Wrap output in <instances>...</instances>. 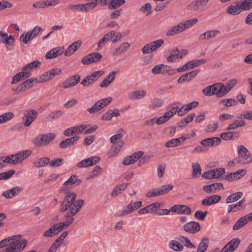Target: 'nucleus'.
<instances>
[{
  "label": "nucleus",
  "instance_id": "34",
  "mask_svg": "<svg viewBox=\"0 0 252 252\" xmlns=\"http://www.w3.org/2000/svg\"><path fill=\"white\" fill-rule=\"evenodd\" d=\"M243 195V193L242 191H239L233 193L228 196L226 199V203H231L238 201Z\"/></svg>",
  "mask_w": 252,
  "mask_h": 252
},
{
  "label": "nucleus",
  "instance_id": "26",
  "mask_svg": "<svg viewBox=\"0 0 252 252\" xmlns=\"http://www.w3.org/2000/svg\"><path fill=\"white\" fill-rule=\"evenodd\" d=\"M226 12L231 15H237L241 12L238 1L230 4L226 9Z\"/></svg>",
  "mask_w": 252,
  "mask_h": 252
},
{
  "label": "nucleus",
  "instance_id": "60",
  "mask_svg": "<svg viewBox=\"0 0 252 252\" xmlns=\"http://www.w3.org/2000/svg\"><path fill=\"white\" fill-rule=\"evenodd\" d=\"M19 73L21 74V76L23 79L29 78L32 75L31 72L25 66L22 68V71Z\"/></svg>",
  "mask_w": 252,
  "mask_h": 252
},
{
  "label": "nucleus",
  "instance_id": "31",
  "mask_svg": "<svg viewBox=\"0 0 252 252\" xmlns=\"http://www.w3.org/2000/svg\"><path fill=\"white\" fill-rule=\"evenodd\" d=\"M179 104H180L179 102H177L172 103L167 107L166 109L167 111L165 112V113L167 114L170 118L173 117L176 113H178Z\"/></svg>",
  "mask_w": 252,
  "mask_h": 252
},
{
  "label": "nucleus",
  "instance_id": "63",
  "mask_svg": "<svg viewBox=\"0 0 252 252\" xmlns=\"http://www.w3.org/2000/svg\"><path fill=\"white\" fill-rule=\"evenodd\" d=\"M163 104V101L158 98L154 99L152 103L150 105V108L151 109H154L156 107H160Z\"/></svg>",
  "mask_w": 252,
  "mask_h": 252
},
{
  "label": "nucleus",
  "instance_id": "41",
  "mask_svg": "<svg viewBox=\"0 0 252 252\" xmlns=\"http://www.w3.org/2000/svg\"><path fill=\"white\" fill-rule=\"evenodd\" d=\"M126 2L125 0H111L108 4L109 9H115L123 5Z\"/></svg>",
  "mask_w": 252,
  "mask_h": 252
},
{
  "label": "nucleus",
  "instance_id": "33",
  "mask_svg": "<svg viewBox=\"0 0 252 252\" xmlns=\"http://www.w3.org/2000/svg\"><path fill=\"white\" fill-rule=\"evenodd\" d=\"M183 29L182 27L181 23L179 24L172 27L166 32L167 36H172L175 34H178L183 32Z\"/></svg>",
  "mask_w": 252,
  "mask_h": 252
},
{
  "label": "nucleus",
  "instance_id": "23",
  "mask_svg": "<svg viewBox=\"0 0 252 252\" xmlns=\"http://www.w3.org/2000/svg\"><path fill=\"white\" fill-rule=\"evenodd\" d=\"M221 188H223V184L221 183H216L204 186L203 190L207 193H212L216 192L217 190Z\"/></svg>",
  "mask_w": 252,
  "mask_h": 252
},
{
  "label": "nucleus",
  "instance_id": "18",
  "mask_svg": "<svg viewBox=\"0 0 252 252\" xmlns=\"http://www.w3.org/2000/svg\"><path fill=\"white\" fill-rule=\"evenodd\" d=\"M208 0H196L191 1L188 6L187 9L192 11H198L205 6Z\"/></svg>",
  "mask_w": 252,
  "mask_h": 252
},
{
  "label": "nucleus",
  "instance_id": "45",
  "mask_svg": "<svg viewBox=\"0 0 252 252\" xmlns=\"http://www.w3.org/2000/svg\"><path fill=\"white\" fill-rule=\"evenodd\" d=\"M63 114L62 110H59L49 114L46 117L48 120L52 121L60 118Z\"/></svg>",
  "mask_w": 252,
  "mask_h": 252
},
{
  "label": "nucleus",
  "instance_id": "37",
  "mask_svg": "<svg viewBox=\"0 0 252 252\" xmlns=\"http://www.w3.org/2000/svg\"><path fill=\"white\" fill-rule=\"evenodd\" d=\"M238 1L241 11L249 10L252 8V0H244Z\"/></svg>",
  "mask_w": 252,
  "mask_h": 252
},
{
  "label": "nucleus",
  "instance_id": "1",
  "mask_svg": "<svg viewBox=\"0 0 252 252\" xmlns=\"http://www.w3.org/2000/svg\"><path fill=\"white\" fill-rule=\"evenodd\" d=\"M77 195L73 192L65 193L63 200L60 205V211L66 213L65 217H70L75 216L81 209L84 201L83 199L76 200Z\"/></svg>",
  "mask_w": 252,
  "mask_h": 252
},
{
  "label": "nucleus",
  "instance_id": "22",
  "mask_svg": "<svg viewBox=\"0 0 252 252\" xmlns=\"http://www.w3.org/2000/svg\"><path fill=\"white\" fill-rule=\"evenodd\" d=\"M64 49V47H55L48 51L46 54L45 58L47 59L55 58L60 55H61L63 53Z\"/></svg>",
  "mask_w": 252,
  "mask_h": 252
},
{
  "label": "nucleus",
  "instance_id": "8",
  "mask_svg": "<svg viewBox=\"0 0 252 252\" xmlns=\"http://www.w3.org/2000/svg\"><path fill=\"white\" fill-rule=\"evenodd\" d=\"M37 112L33 109L26 110L24 112L23 121L25 126H29L36 118Z\"/></svg>",
  "mask_w": 252,
  "mask_h": 252
},
{
  "label": "nucleus",
  "instance_id": "57",
  "mask_svg": "<svg viewBox=\"0 0 252 252\" xmlns=\"http://www.w3.org/2000/svg\"><path fill=\"white\" fill-rule=\"evenodd\" d=\"M15 172L14 170H10L0 173V180L9 179Z\"/></svg>",
  "mask_w": 252,
  "mask_h": 252
},
{
  "label": "nucleus",
  "instance_id": "59",
  "mask_svg": "<svg viewBox=\"0 0 252 252\" xmlns=\"http://www.w3.org/2000/svg\"><path fill=\"white\" fill-rule=\"evenodd\" d=\"M170 118L168 115L164 113L163 116L156 118V123L158 125H161L167 122Z\"/></svg>",
  "mask_w": 252,
  "mask_h": 252
},
{
  "label": "nucleus",
  "instance_id": "4",
  "mask_svg": "<svg viewBox=\"0 0 252 252\" xmlns=\"http://www.w3.org/2000/svg\"><path fill=\"white\" fill-rule=\"evenodd\" d=\"M239 163L246 164L252 161V158L250 157V152L243 145H240L238 148Z\"/></svg>",
  "mask_w": 252,
  "mask_h": 252
},
{
  "label": "nucleus",
  "instance_id": "64",
  "mask_svg": "<svg viewBox=\"0 0 252 252\" xmlns=\"http://www.w3.org/2000/svg\"><path fill=\"white\" fill-rule=\"evenodd\" d=\"M42 29L39 26H35L31 32H28L31 35V37L33 39L36 37L39 32L42 31Z\"/></svg>",
  "mask_w": 252,
  "mask_h": 252
},
{
  "label": "nucleus",
  "instance_id": "44",
  "mask_svg": "<svg viewBox=\"0 0 252 252\" xmlns=\"http://www.w3.org/2000/svg\"><path fill=\"white\" fill-rule=\"evenodd\" d=\"M14 117L12 112H6L0 115V124L11 120Z\"/></svg>",
  "mask_w": 252,
  "mask_h": 252
},
{
  "label": "nucleus",
  "instance_id": "48",
  "mask_svg": "<svg viewBox=\"0 0 252 252\" xmlns=\"http://www.w3.org/2000/svg\"><path fill=\"white\" fill-rule=\"evenodd\" d=\"M132 212V211L131 209V205L128 203L126 206L124 207L122 210H120L119 212L117 213L116 216L118 217L126 216L131 213Z\"/></svg>",
  "mask_w": 252,
  "mask_h": 252
},
{
  "label": "nucleus",
  "instance_id": "55",
  "mask_svg": "<svg viewBox=\"0 0 252 252\" xmlns=\"http://www.w3.org/2000/svg\"><path fill=\"white\" fill-rule=\"evenodd\" d=\"M237 118L241 119L252 120V111H244Z\"/></svg>",
  "mask_w": 252,
  "mask_h": 252
},
{
  "label": "nucleus",
  "instance_id": "17",
  "mask_svg": "<svg viewBox=\"0 0 252 252\" xmlns=\"http://www.w3.org/2000/svg\"><path fill=\"white\" fill-rule=\"evenodd\" d=\"M222 140L219 137L207 138L202 140L200 143L205 147H214L219 145Z\"/></svg>",
  "mask_w": 252,
  "mask_h": 252
},
{
  "label": "nucleus",
  "instance_id": "28",
  "mask_svg": "<svg viewBox=\"0 0 252 252\" xmlns=\"http://www.w3.org/2000/svg\"><path fill=\"white\" fill-rule=\"evenodd\" d=\"M246 125V122L243 120H236L230 123L226 128L228 131L234 130L238 127H243Z\"/></svg>",
  "mask_w": 252,
  "mask_h": 252
},
{
  "label": "nucleus",
  "instance_id": "51",
  "mask_svg": "<svg viewBox=\"0 0 252 252\" xmlns=\"http://www.w3.org/2000/svg\"><path fill=\"white\" fill-rule=\"evenodd\" d=\"M41 64V63L38 60H35L25 65L31 72L32 70L39 68Z\"/></svg>",
  "mask_w": 252,
  "mask_h": 252
},
{
  "label": "nucleus",
  "instance_id": "40",
  "mask_svg": "<svg viewBox=\"0 0 252 252\" xmlns=\"http://www.w3.org/2000/svg\"><path fill=\"white\" fill-rule=\"evenodd\" d=\"M129 185L128 183L126 184H122L121 185L115 187L112 192L111 193V195L112 196H116L118 194L121 193V191H124L126 188L127 186Z\"/></svg>",
  "mask_w": 252,
  "mask_h": 252
},
{
  "label": "nucleus",
  "instance_id": "3",
  "mask_svg": "<svg viewBox=\"0 0 252 252\" xmlns=\"http://www.w3.org/2000/svg\"><path fill=\"white\" fill-rule=\"evenodd\" d=\"M54 133H48L43 134H40L34 137L32 140V143L36 147H42L50 143L56 137Z\"/></svg>",
  "mask_w": 252,
  "mask_h": 252
},
{
  "label": "nucleus",
  "instance_id": "25",
  "mask_svg": "<svg viewBox=\"0 0 252 252\" xmlns=\"http://www.w3.org/2000/svg\"><path fill=\"white\" fill-rule=\"evenodd\" d=\"M22 190L23 189L21 187H14L9 190L3 191L2 193V196L5 197L6 198L10 199L15 196L16 194H19Z\"/></svg>",
  "mask_w": 252,
  "mask_h": 252
},
{
  "label": "nucleus",
  "instance_id": "30",
  "mask_svg": "<svg viewBox=\"0 0 252 252\" xmlns=\"http://www.w3.org/2000/svg\"><path fill=\"white\" fill-rule=\"evenodd\" d=\"M130 44L128 42H123L113 52L114 55H120L124 54L128 49Z\"/></svg>",
  "mask_w": 252,
  "mask_h": 252
},
{
  "label": "nucleus",
  "instance_id": "5",
  "mask_svg": "<svg viewBox=\"0 0 252 252\" xmlns=\"http://www.w3.org/2000/svg\"><path fill=\"white\" fill-rule=\"evenodd\" d=\"M112 99V97H107L99 100L95 102L91 107L88 108L87 111L91 114L95 113L110 103Z\"/></svg>",
  "mask_w": 252,
  "mask_h": 252
},
{
  "label": "nucleus",
  "instance_id": "42",
  "mask_svg": "<svg viewBox=\"0 0 252 252\" xmlns=\"http://www.w3.org/2000/svg\"><path fill=\"white\" fill-rule=\"evenodd\" d=\"M209 245V240L207 238H204L199 243L197 251V252H205Z\"/></svg>",
  "mask_w": 252,
  "mask_h": 252
},
{
  "label": "nucleus",
  "instance_id": "46",
  "mask_svg": "<svg viewBox=\"0 0 252 252\" xmlns=\"http://www.w3.org/2000/svg\"><path fill=\"white\" fill-rule=\"evenodd\" d=\"M220 104H223L226 107L235 106L238 104V101L233 98L223 99L220 101Z\"/></svg>",
  "mask_w": 252,
  "mask_h": 252
},
{
  "label": "nucleus",
  "instance_id": "36",
  "mask_svg": "<svg viewBox=\"0 0 252 252\" xmlns=\"http://www.w3.org/2000/svg\"><path fill=\"white\" fill-rule=\"evenodd\" d=\"M124 143L123 141H118L116 145L111 147L109 154L111 156H116L122 149Z\"/></svg>",
  "mask_w": 252,
  "mask_h": 252
},
{
  "label": "nucleus",
  "instance_id": "12",
  "mask_svg": "<svg viewBox=\"0 0 252 252\" xmlns=\"http://www.w3.org/2000/svg\"><path fill=\"white\" fill-rule=\"evenodd\" d=\"M183 229L188 233L194 234L199 231L201 227L199 223L191 221L185 223L183 226Z\"/></svg>",
  "mask_w": 252,
  "mask_h": 252
},
{
  "label": "nucleus",
  "instance_id": "13",
  "mask_svg": "<svg viewBox=\"0 0 252 252\" xmlns=\"http://www.w3.org/2000/svg\"><path fill=\"white\" fill-rule=\"evenodd\" d=\"M239 238H234L227 243L221 249V252H233L239 246L240 243Z\"/></svg>",
  "mask_w": 252,
  "mask_h": 252
},
{
  "label": "nucleus",
  "instance_id": "27",
  "mask_svg": "<svg viewBox=\"0 0 252 252\" xmlns=\"http://www.w3.org/2000/svg\"><path fill=\"white\" fill-rule=\"evenodd\" d=\"M82 44L81 40H77L70 45L64 52V56L72 55L80 47Z\"/></svg>",
  "mask_w": 252,
  "mask_h": 252
},
{
  "label": "nucleus",
  "instance_id": "10",
  "mask_svg": "<svg viewBox=\"0 0 252 252\" xmlns=\"http://www.w3.org/2000/svg\"><path fill=\"white\" fill-rule=\"evenodd\" d=\"M81 76L78 74L72 75L60 85V87L63 88H68L76 85L80 81Z\"/></svg>",
  "mask_w": 252,
  "mask_h": 252
},
{
  "label": "nucleus",
  "instance_id": "43",
  "mask_svg": "<svg viewBox=\"0 0 252 252\" xmlns=\"http://www.w3.org/2000/svg\"><path fill=\"white\" fill-rule=\"evenodd\" d=\"M247 223V221L246 218L243 216L241 218H240L239 220H238L235 223L233 226V229L234 230H237L241 228Z\"/></svg>",
  "mask_w": 252,
  "mask_h": 252
},
{
  "label": "nucleus",
  "instance_id": "62",
  "mask_svg": "<svg viewBox=\"0 0 252 252\" xmlns=\"http://www.w3.org/2000/svg\"><path fill=\"white\" fill-rule=\"evenodd\" d=\"M207 211L202 212V211H196L195 212L194 216L196 219L200 220H204L207 215Z\"/></svg>",
  "mask_w": 252,
  "mask_h": 252
},
{
  "label": "nucleus",
  "instance_id": "39",
  "mask_svg": "<svg viewBox=\"0 0 252 252\" xmlns=\"http://www.w3.org/2000/svg\"><path fill=\"white\" fill-rule=\"evenodd\" d=\"M14 37L12 35H8L3 43L5 44L7 51H11L13 49Z\"/></svg>",
  "mask_w": 252,
  "mask_h": 252
},
{
  "label": "nucleus",
  "instance_id": "35",
  "mask_svg": "<svg viewBox=\"0 0 252 252\" xmlns=\"http://www.w3.org/2000/svg\"><path fill=\"white\" fill-rule=\"evenodd\" d=\"M49 162L50 158H49L43 157L36 159L33 163L35 167L39 168L48 164Z\"/></svg>",
  "mask_w": 252,
  "mask_h": 252
},
{
  "label": "nucleus",
  "instance_id": "9",
  "mask_svg": "<svg viewBox=\"0 0 252 252\" xmlns=\"http://www.w3.org/2000/svg\"><path fill=\"white\" fill-rule=\"evenodd\" d=\"M206 62L205 59H197L190 61L182 66L178 68L176 70L178 72H183L188 70L189 69H191L195 66H198L201 64H204Z\"/></svg>",
  "mask_w": 252,
  "mask_h": 252
},
{
  "label": "nucleus",
  "instance_id": "54",
  "mask_svg": "<svg viewBox=\"0 0 252 252\" xmlns=\"http://www.w3.org/2000/svg\"><path fill=\"white\" fill-rule=\"evenodd\" d=\"M156 211V210L155 209H153L152 204H150L146 206L144 208H143L139 210L138 212L139 214H145L150 212H153L154 214L155 215V212Z\"/></svg>",
  "mask_w": 252,
  "mask_h": 252
},
{
  "label": "nucleus",
  "instance_id": "15",
  "mask_svg": "<svg viewBox=\"0 0 252 252\" xmlns=\"http://www.w3.org/2000/svg\"><path fill=\"white\" fill-rule=\"evenodd\" d=\"M170 211L178 214L189 215L191 213L190 208L185 205H175L170 207Z\"/></svg>",
  "mask_w": 252,
  "mask_h": 252
},
{
  "label": "nucleus",
  "instance_id": "24",
  "mask_svg": "<svg viewBox=\"0 0 252 252\" xmlns=\"http://www.w3.org/2000/svg\"><path fill=\"white\" fill-rule=\"evenodd\" d=\"M117 72L115 71H111L105 78L100 82L99 86L101 88H105L109 86L111 83L114 80Z\"/></svg>",
  "mask_w": 252,
  "mask_h": 252
},
{
  "label": "nucleus",
  "instance_id": "20",
  "mask_svg": "<svg viewBox=\"0 0 252 252\" xmlns=\"http://www.w3.org/2000/svg\"><path fill=\"white\" fill-rule=\"evenodd\" d=\"M62 230V225H60L58 222L53 224L50 228L45 231L43 235L45 237H51L56 235Z\"/></svg>",
  "mask_w": 252,
  "mask_h": 252
},
{
  "label": "nucleus",
  "instance_id": "6",
  "mask_svg": "<svg viewBox=\"0 0 252 252\" xmlns=\"http://www.w3.org/2000/svg\"><path fill=\"white\" fill-rule=\"evenodd\" d=\"M164 43L163 39H160L154 41L145 45L142 49L143 54H147L156 51Z\"/></svg>",
  "mask_w": 252,
  "mask_h": 252
},
{
  "label": "nucleus",
  "instance_id": "32",
  "mask_svg": "<svg viewBox=\"0 0 252 252\" xmlns=\"http://www.w3.org/2000/svg\"><path fill=\"white\" fill-rule=\"evenodd\" d=\"M146 94V92L145 90H138L129 93L128 94V98L130 99H139L144 97Z\"/></svg>",
  "mask_w": 252,
  "mask_h": 252
},
{
  "label": "nucleus",
  "instance_id": "11",
  "mask_svg": "<svg viewBox=\"0 0 252 252\" xmlns=\"http://www.w3.org/2000/svg\"><path fill=\"white\" fill-rule=\"evenodd\" d=\"M100 160V158L98 157H92L78 162L77 166L79 168L88 167L96 164Z\"/></svg>",
  "mask_w": 252,
  "mask_h": 252
},
{
  "label": "nucleus",
  "instance_id": "56",
  "mask_svg": "<svg viewBox=\"0 0 252 252\" xmlns=\"http://www.w3.org/2000/svg\"><path fill=\"white\" fill-rule=\"evenodd\" d=\"M38 82V80L37 78L32 77L27 79L23 83L25 84L27 88L30 89L33 87V84H36Z\"/></svg>",
  "mask_w": 252,
  "mask_h": 252
},
{
  "label": "nucleus",
  "instance_id": "21",
  "mask_svg": "<svg viewBox=\"0 0 252 252\" xmlns=\"http://www.w3.org/2000/svg\"><path fill=\"white\" fill-rule=\"evenodd\" d=\"M221 198L220 195H213L206 197L201 201L203 206H211L219 202Z\"/></svg>",
  "mask_w": 252,
  "mask_h": 252
},
{
  "label": "nucleus",
  "instance_id": "49",
  "mask_svg": "<svg viewBox=\"0 0 252 252\" xmlns=\"http://www.w3.org/2000/svg\"><path fill=\"white\" fill-rule=\"evenodd\" d=\"M179 240L185 246L188 248L192 249L195 248V246L193 244L187 237L181 236L179 238Z\"/></svg>",
  "mask_w": 252,
  "mask_h": 252
},
{
  "label": "nucleus",
  "instance_id": "19",
  "mask_svg": "<svg viewBox=\"0 0 252 252\" xmlns=\"http://www.w3.org/2000/svg\"><path fill=\"white\" fill-rule=\"evenodd\" d=\"M59 3V0H45L34 2L33 4V7L36 8H43L49 6L56 5Z\"/></svg>",
  "mask_w": 252,
  "mask_h": 252
},
{
  "label": "nucleus",
  "instance_id": "47",
  "mask_svg": "<svg viewBox=\"0 0 252 252\" xmlns=\"http://www.w3.org/2000/svg\"><path fill=\"white\" fill-rule=\"evenodd\" d=\"M198 21L197 19L196 18H194L191 19H189L185 21L184 22L181 23L182 27L184 31L189 28V27L193 26L194 24L196 23Z\"/></svg>",
  "mask_w": 252,
  "mask_h": 252
},
{
  "label": "nucleus",
  "instance_id": "29",
  "mask_svg": "<svg viewBox=\"0 0 252 252\" xmlns=\"http://www.w3.org/2000/svg\"><path fill=\"white\" fill-rule=\"evenodd\" d=\"M116 32L114 31H111L104 35V36L99 40L97 43L98 47L101 48L103 47L105 43L109 40H111V38L114 36Z\"/></svg>",
  "mask_w": 252,
  "mask_h": 252
},
{
  "label": "nucleus",
  "instance_id": "16",
  "mask_svg": "<svg viewBox=\"0 0 252 252\" xmlns=\"http://www.w3.org/2000/svg\"><path fill=\"white\" fill-rule=\"evenodd\" d=\"M214 95L220 97L227 94L225 85L221 83H215L213 84Z\"/></svg>",
  "mask_w": 252,
  "mask_h": 252
},
{
  "label": "nucleus",
  "instance_id": "58",
  "mask_svg": "<svg viewBox=\"0 0 252 252\" xmlns=\"http://www.w3.org/2000/svg\"><path fill=\"white\" fill-rule=\"evenodd\" d=\"M63 159L62 158H56L50 161L49 164L52 167H56L61 166L63 164Z\"/></svg>",
  "mask_w": 252,
  "mask_h": 252
},
{
  "label": "nucleus",
  "instance_id": "52",
  "mask_svg": "<svg viewBox=\"0 0 252 252\" xmlns=\"http://www.w3.org/2000/svg\"><path fill=\"white\" fill-rule=\"evenodd\" d=\"M173 188V186L172 185L168 184L163 185L158 189L159 191L158 193L160 194V195H162L168 192L170 190H172Z\"/></svg>",
  "mask_w": 252,
  "mask_h": 252
},
{
  "label": "nucleus",
  "instance_id": "38",
  "mask_svg": "<svg viewBox=\"0 0 252 252\" xmlns=\"http://www.w3.org/2000/svg\"><path fill=\"white\" fill-rule=\"evenodd\" d=\"M168 246L171 249L177 252H181L183 251L184 249L183 246L176 240L170 241L169 243Z\"/></svg>",
  "mask_w": 252,
  "mask_h": 252
},
{
  "label": "nucleus",
  "instance_id": "2",
  "mask_svg": "<svg viewBox=\"0 0 252 252\" xmlns=\"http://www.w3.org/2000/svg\"><path fill=\"white\" fill-rule=\"evenodd\" d=\"M21 237V235H14L0 241V248H6L0 252H20L27 244L26 239L17 240L16 237Z\"/></svg>",
  "mask_w": 252,
  "mask_h": 252
},
{
  "label": "nucleus",
  "instance_id": "61",
  "mask_svg": "<svg viewBox=\"0 0 252 252\" xmlns=\"http://www.w3.org/2000/svg\"><path fill=\"white\" fill-rule=\"evenodd\" d=\"M93 63H96L98 61H100L102 58V55L100 53L98 52H94L89 54Z\"/></svg>",
  "mask_w": 252,
  "mask_h": 252
},
{
  "label": "nucleus",
  "instance_id": "7",
  "mask_svg": "<svg viewBox=\"0 0 252 252\" xmlns=\"http://www.w3.org/2000/svg\"><path fill=\"white\" fill-rule=\"evenodd\" d=\"M95 7V4L93 3L86 4H71L68 6V10L74 11L87 12L89 10H92Z\"/></svg>",
  "mask_w": 252,
  "mask_h": 252
},
{
  "label": "nucleus",
  "instance_id": "53",
  "mask_svg": "<svg viewBox=\"0 0 252 252\" xmlns=\"http://www.w3.org/2000/svg\"><path fill=\"white\" fill-rule=\"evenodd\" d=\"M192 172L191 175L193 177H195L197 175L201 174V168L198 162L192 164Z\"/></svg>",
  "mask_w": 252,
  "mask_h": 252
},
{
  "label": "nucleus",
  "instance_id": "50",
  "mask_svg": "<svg viewBox=\"0 0 252 252\" xmlns=\"http://www.w3.org/2000/svg\"><path fill=\"white\" fill-rule=\"evenodd\" d=\"M104 73L103 70L95 71L90 74L88 75L91 79V80L94 83L100 77H101Z\"/></svg>",
  "mask_w": 252,
  "mask_h": 252
},
{
  "label": "nucleus",
  "instance_id": "14",
  "mask_svg": "<svg viewBox=\"0 0 252 252\" xmlns=\"http://www.w3.org/2000/svg\"><path fill=\"white\" fill-rule=\"evenodd\" d=\"M32 151L30 150H24L22 152L12 155L11 157H14L13 160V164H16L21 162L25 159L31 155Z\"/></svg>",
  "mask_w": 252,
  "mask_h": 252
}]
</instances>
